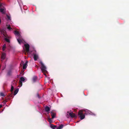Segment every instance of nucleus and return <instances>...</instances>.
<instances>
[{
  "label": "nucleus",
  "mask_w": 129,
  "mask_h": 129,
  "mask_svg": "<svg viewBox=\"0 0 129 129\" xmlns=\"http://www.w3.org/2000/svg\"><path fill=\"white\" fill-rule=\"evenodd\" d=\"M39 63L41 65V69L42 72L44 74L46 77L47 75L46 73H47L48 72L46 70V67L41 61L39 62Z\"/></svg>",
  "instance_id": "obj_1"
},
{
  "label": "nucleus",
  "mask_w": 129,
  "mask_h": 129,
  "mask_svg": "<svg viewBox=\"0 0 129 129\" xmlns=\"http://www.w3.org/2000/svg\"><path fill=\"white\" fill-rule=\"evenodd\" d=\"M78 116L81 120L84 119L85 116V115L83 113V111L82 110H80L78 112Z\"/></svg>",
  "instance_id": "obj_2"
},
{
  "label": "nucleus",
  "mask_w": 129,
  "mask_h": 129,
  "mask_svg": "<svg viewBox=\"0 0 129 129\" xmlns=\"http://www.w3.org/2000/svg\"><path fill=\"white\" fill-rule=\"evenodd\" d=\"M24 46L25 48L26 51V52L27 53H29L30 47L29 45L28 44H24Z\"/></svg>",
  "instance_id": "obj_3"
},
{
  "label": "nucleus",
  "mask_w": 129,
  "mask_h": 129,
  "mask_svg": "<svg viewBox=\"0 0 129 129\" xmlns=\"http://www.w3.org/2000/svg\"><path fill=\"white\" fill-rule=\"evenodd\" d=\"M0 12L3 14H5L6 13V8L5 7L0 9Z\"/></svg>",
  "instance_id": "obj_4"
},
{
  "label": "nucleus",
  "mask_w": 129,
  "mask_h": 129,
  "mask_svg": "<svg viewBox=\"0 0 129 129\" xmlns=\"http://www.w3.org/2000/svg\"><path fill=\"white\" fill-rule=\"evenodd\" d=\"M14 34L15 35L17 36L16 37V38H17L18 37L19 38H21V36L18 31L17 30H15L14 31Z\"/></svg>",
  "instance_id": "obj_5"
},
{
  "label": "nucleus",
  "mask_w": 129,
  "mask_h": 129,
  "mask_svg": "<svg viewBox=\"0 0 129 129\" xmlns=\"http://www.w3.org/2000/svg\"><path fill=\"white\" fill-rule=\"evenodd\" d=\"M28 62V61H26V62L25 63L23 64V69L24 70L27 67V64Z\"/></svg>",
  "instance_id": "obj_6"
},
{
  "label": "nucleus",
  "mask_w": 129,
  "mask_h": 129,
  "mask_svg": "<svg viewBox=\"0 0 129 129\" xmlns=\"http://www.w3.org/2000/svg\"><path fill=\"white\" fill-rule=\"evenodd\" d=\"M25 80V79L23 77H21L20 78V84L21 85L20 86H21L22 85V81H24Z\"/></svg>",
  "instance_id": "obj_7"
},
{
  "label": "nucleus",
  "mask_w": 129,
  "mask_h": 129,
  "mask_svg": "<svg viewBox=\"0 0 129 129\" xmlns=\"http://www.w3.org/2000/svg\"><path fill=\"white\" fill-rule=\"evenodd\" d=\"M70 116L72 118H74L76 117V116L75 114L73 112H70L69 114Z\"/></svg>",
  "instance_id": "obj_8"
},
{
  "label": "nucleus",
  "mask_w": 129,
  "mask_h": 129,
  "mask_svg": "<svg viewBox=\"0 0 129 129\" xmlns=\"http://www.w3.org/2000/svg\"><path fill=\"white\" fill-rule=\"evenodd\" d=\"M51 116H52V118L53 119L55 117L56 115V113H54L52 112H50Z\"/></svg>",
  "instance_id": "obj_9"
},
{
  "label": "nucleus",
  "mask_w": 129,
  "mask_h": 129,
  "mask_svg": "<svg viewBox=\"0 0 129 129\" xmlns=\"http://www.w3.org/2000/svg\"><path fill=\"white\" fill-rule=\"evenodd\" d=\"M6 54L5 53H2V55H1V59L4 60L6 58Z\"/></svg>",
  "instance_id": "obj_10"
},
{
  "label": "nucleus",
  "mask_w": 129,
  "mask_h": 129,
  "mask_svg": "<svg viewBox=\"0 0 129 129\" xmlns=\"http://www.w3.org/2000/svg\"><path fill=\"white\" fill-rule=\"evenodd\" d=\"M50 108H49L48 106H46L45 107V110L46 112H48V113H49V111L50 110Z\"/></svg>",
  "instance_id": "obj_11"
},
{
  "label": "nucleus",
  "mask_w": 129,
  "mask_h": 129,
  "mask_svg": "<svg viewBox=\"0 0 129 129\" xmlns=\"http://www.w3.org/2000/svg\"><path fill=\"white\" fill-rule=\"evenodd\" d=\"M6 33V31L4 29L0 30V34H4Z\"/></svg>",
  "instance_id": "obj_12"
},
{
  "label": "nucleus",
  "mask_w": 129,
  "mask_h": 129,
  "mask_svg": "<svg viewBox=\"0 0 129 129\" xmlns=\"http://www.w3.org/2000/svg\"><path fill=\"white\" fill-rule=\"evenodd\" d=\"M38 55L35 54H34V58L35 61H36L38 59Z\"/></svg>",
  "instance_id": "obj_13"
},
{
  "label": "nucleus",
  "mask_w": 129,
  "mask_h": 129,
  "mask_svg": "<svg viewBox=\"0 0 129 129\" xmlns=\"http://www.w3.org/2000/svg\"><path fill=\"white\" fill-rule=\"evenodd\" d=\"M3 38L4 39L5 38H10V37L8 36L7 33L4 34H3Z\"/></svg>",
  "instance_id": "obj_14"
},
{
  "label": "nucleus",
  "mask_w": 129,
  "mask_h": 129,
  "mask_svg": "<svg viewBox=\"0 0 129 129\" xmlns=\"http://www.w3.org/2000/svg\"><path fill=\"white\" fill-rule=\"evenodd\" d=\"M7 48V47L6 46V44H5L4 45H3V46L2 47V49L3 51H5V49Z\"/></svg>",
  "instance_id": "obj_15"
},
{
  "label": "nucleus",
  "mask_w": 129,
  "mask_h": 129,
  "mask_svg": "<svg viewBox=\"0 0 129 129\" xmlns=\"http://www.w3.org/2000/svg\"><path fill=\"white\" fill-rule=\"evenodd\" d=\"M21 38H19L18 37L17 38V40L18 42V43L20 44L21 42H22V40L20 39Z\"/></svg>",
  "instance_id": "obj_16"
},
{
  "label": "nucleus",
  "mask_w": 129,
  "mask_h": 129,
  "mask_svg": "<svg viewBox=\"0 0 129 129\" xmlns=\"http://www.w3.org/2000/svg\"><path fill=\"white\" fill-rule=\"evenodd\" d=\"M37 79V77L36 76H35L33 77V80L34 82H35Z\"/></svg>",
  "instance_id": "obj_17"
},
{
  "label": "nucleus",
  "mask_w": 129,
  "mask_h": 129,
  "mask_svg": "<svg viewBox=\"0 0 129 129\" xmlns=\"http://www.w3.org/2000/svg\"><path fill=\"white\" fill-rule=\"evenodd\" d=\"M50 126L51 128H53V129H55V128L56 127V126L52 124H51Z\"/></svg>",
  "instance_id": "obj_18"
},
{
  "label": "nucleus",
  "mask_w": 129,
  "mask_h": 129,
  "mask_svg": "<svg viewBox=\"0 0 129 129\" xmlns=\"http://www.w3.org/2000/svg\"><path fill=\"white\" fill-rule=\"evenodd\" d=\"M6 26L7 27V28L9 30L11 29H12V28L10 27V25H8L7 24L6 25Z\"/></svg>",
  "instance_id": "obj_19"
},
{
  "label": "nucleus",
  "mask_w": 129,
  "mask_h": 129,
  "mask_svg": "<svg viewBox=\"0 0 129 129\" xmlns=\"http://www.w3.org/2000/svg\"><path fill=\"white\" fill-rule=\"evenodd\" d=\"M9 38H5L4 39V40L7 42L10 43V41L9 39Z\"/></svg>",
  "instance_id": "obj_20"
},
{
  "label": "nucleus",
  "mask_w": 129,
  "mask_h": 129,
  "mask_svg": "<svg viewBox=\"0 0 129 129\" xmlns=\"http://www.w3.org/2000/svg\"><path fill=\"white\" fill-rule=\"evenodd\" d=\"M63 126V125L62 124H61L59 127H57V129H61L62 128Z\"/></svg>",
  "instance_id": "obj_21"
},
{
  "label": "nucleus",
  "mask_w": 129,
  "mask_h": 129,
  "mask_svg": "<svg viewBox=\"0 0 129 129\" xmlns=\"http://www.w3.org/2000/svg\"><path fill=\"white\" fill-rule=\"evenodd\" d=\"M18 89H17L15 90L14 91V95H15L18 92Z\"/></svg>",
  "instance_id": "obj_22"
},
{
  "label": "nucleus",
  "mask_w": 129,
  "mask_h": 129,
  "mask_svg": "<svg viewBox=\"0 0 129 129\" xmlns=\"http://www.w3.org/2000/svg\"><path fill=\"white\" fill-rule=\"evenodd\" d=\"M6 16L7 17V18H8V20H11V17L10 16L8 15L7 14L6 15Z\"/></svg>",
  "instance_id": "obj_23"
},
{
  "label": "nucleus",
  "mask_w": 129,
  "mask_h": 129,
  "mask_svg": "<svg viewBox=\"0 0 129 129\" xmlns=\"http://www.w3.org/2000/svg\"><path fill=\"white\" fill-rule=\"evenodd\" d=\"M0 95L1 96L4 97L5 96V95L4 94V93L3 92H1L0 93Z\"/></svg>",
  "instance_id": "obj_24"
},
{
  "label": "nucleus",
  "mask_w": 129,
  "mask_h": 129,
  "mask_svg": "<svg viewBox=\"0 0 129 129\" xmlns=\"http://www.w3.org/2000/svg\"><path fill=\"white\" fill-rule=\"evenodd\" d=\"M14 87L12 85H11V92H12L14 89Z\"/></svg>",
  "instance_id": "obj_25"
},
{
  "label": "nucleus",
  "mask_w": 129,
  "mask_h": 129,
  "mask_svg": "<svg viewBox=\"0 0 129 129\" xmlns=\"http://www.w3.org/2000/svg\"><path fill=\"white\" fill-rule=\"evenodd\" d=\"M37 97H38L39 99H40V97L39 96V94L37 93Z\"/></svg>",
  "instance_id": "obj_26"
},
{
  "label": "nucleus",
  "mask_w": 129,
  "mask_h": 129,
  "mask_svg": "<svg viewBox=\"0 0 129 129\" xmlns=\"http://www.w3.org/2000/svg\"><path fill=\"white\" fill-rule=\"evenodd\" d=\"M35 67H36V68H37V69H38L39 68V67L37 65H36Z\"/></svg>",
  "instance_id": "obj_27"
},
{
  "label": "nucleus",
  "mask_w": 129,
  "mask_h": 129,
  "mask_svg": "<svg viewBox=\"0 0 129 129\" xmlns=\"http://www.w3.org/2000/svg\"><path fill=\"white\" fill-rule=\"evenodd\" d=\"M2 107V105H0V108Z\"/></svg>",
  "instance_id": "obj_28"
},
{
  "label": "nucleus",
  "mask_w": 129,
  "mask_h": 129,
  "mask_svg": "<svg viewBox=\"0 0 129 129\" xmlns=\"http://www.w3.org/2000/svg\"><path fill=\"white\" fill-rule=\"evenodd\" d=\"M1 18H0V24L1 23Z\"/></svg>",
  "instance_id": "obj_29"
},
{
  "label": "nucleus",
  "mask_w": 129,
  "mask_h": 129,
  "mask_svg": "<svg viewBox=\"0 0 129 129\" xmlns=\"http://www.w3.org/2000/svg\"><path fill=\"white\" fill-rule=\"evenodd\" d=\"M14 83H16V81H14Z\"/></svg>",
  "instance_id": "obj_30"
},
{
  "label": "nucleus",
  "mask_w": 129,
  "mask_h": 129,
  "mask_svg": "<svg viewBox=\"0 0 129 129\" xmlns=\"http://www.w3.org/2000/svg\"><path fill=\"white\" fill-rule=\"evenodd\" d=\"M92 114L94 115V114Z\"/></svg>",
  "instance_id": "obj_31"
}]
</instances>
